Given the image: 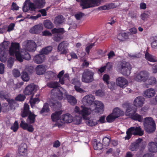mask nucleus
<instances>
[{
    "mask_svg": "<svg viewBox=\"0 0 157 157\" xmlns=\"http://www.w3.org/2000/svg\"><path fill=\"white\" fill-rule=\"evenodd\" d=\"M19 45L18 43H12L11 47L9 48L10 55L16 56V59L19 62H21L23 59L29 60L31 59V56L25 49L23 50L21 53L19 52Z\"/></svg>",
    "mask_w": 157,
    "mask_h": 157,
    "instance_id": "nucleus-1",
    "label": "nucleus"
},
{
    "mask_svg": "<svg viewBox=\"0 0 157 157\" xmlns=\"http://www.w3.org/2000/svg\"><path fill=\"white\" fill-rule=\"evenodd\" d=\"M62 90L61 91L60 90L57 92L54 93L52 92L51 95V99L50 102V105L51 106L55 108L56 109H58L61 107V104L60 102L58 101V100H61L63 98V95L64 94V90L62 88Z\"/></svg>",
    "mask_w": 157,
    "mask_h": 157,
    "instance_id": "nucleus-2",
    "label": "nucleus"
},
{
    "mask_svg": "<svg viewBox=\"0 0 157 157\" xmlns=\"http://www.w3.org/2000/svg\"><path fill=\"white\" fill-rule=\"evenodd\" d=\"M80 2V6L83 9L89 8L99 6L101 0H76Z\"/></svg>",
    "mask_w": 157,
    "mask_h": 157,
    "instance_id": "nucleus-3",
    "label": "nucleus"
},
{
    "mask_svg": "<svg viewBox=\"0 0 157 157\" xmlns=\"http://www.w3.org/2000/svg\"><path fill=\"white\" fill-rule=\"evenodd\" d=\"M126 136L124 137L125 140H129L132 135L134 136H142L144 135V131L139 127H132L128 129L126 132Z\"/></svg>",
    "mask_w": 157,
    "mask_h": 157,
    "instance_id": "nucleus-4",
    "label": "nucleus"
},
{
    "mask_svg": "<svg viewBox=\"0 0 157 157\" xmlns=\"http://www.w3.org/2000/svg\"><path fill=\"white\" fill-rule=\"evenodd\" d=\"M144 129L148 133H151L155 131V124L153 119L151 117H146L144 120Z\"/></svg>",
    "mask_w": 157,
    "mask_h": 157,
    "instance_id": "nucleus-5",
    "label": "nucleus"
},
{
    "mask_svg": "<svg viewBox=\"0 0 157 157\" xmlns=\"http://www.w3.org/2000/svg\"><path fill=\"white\" fill-rule=\"evenodd\" d=\"M94 73L89 69H86L82 74V81L86 83H90L92 82L94 80Z\"/></svg>",
    "mask_w": 157,
    "mask_h": 157,
    "instance_id": "nucleus-6",
    "label": "nucleus"
},
{
    "mask_svg": "<svg viewBox=\"0 0 157 157\" xmlns=\"http://www.w3.org/2000/svg\"><path fill=\"white\" fill-rule=\"evenodd\" d=\"M119 69L120 72L122 75L125 76H128L130 74L131 67L129 63L122 62L120 63Z\"/></svg>",
    "mask_w": 157,
    "mask_h": 157,
    "instance_id": "nucleus-7",
    "label": "nucleus"
},
{
    "mask_svg": "<svg viewBox=\"0 0 157 157\" xmlns=\"http://www.w3.org/2000/svg\"><path fill=\"white\" fill-rule=\"evenodd\" d=\"M81 109L78 107L76 106L75 109V112L80 115L81 114L84 119H87V116L89 115L92 110L90 108L84 107L83 105L81 106Z\"/></svg>",
    "mask_w": 157,
    "mask_h": 157,
    "instance_id": "nucleus-8",
    "label": "nucleus"
},
{
    "mask_svg": "<svg viewBox=\"0 0 157 157\" xmlns=\"http://www.w3.org/2000/svg\"><path fill=\"white\" fill-rule=\"evenodd\" d=\"M38 86L37 85L33 84H31L27 86L24 91V93L25 95H32V97L37 90Z\"/></svg>",
    "mask_w": 157,
    "mask_h": 157,
    "instance_id": "nucleus-9",
    "label": "nucleus"
},
{
    "mask_svg": "<svg viewBox=\"0 0 157 157\" xmlns=\"http://www.w3.org/2000/svg\"><path fill=\"white\" fill-rule=\"evenodd\" d=\"M25 50L29 52H34L36 49V44L33 40H27L23 43Z\"/></svg>",
    "mask_w": 157,
    "mask_h": 157,
    "instance_id": "nucleus-10",
    "label": "nucleus"
},
{
    "mask_svg": "<svg viewBox=\"0 0 157 157\" xmlns=\"http://www.w3.org/2000/svg\"><path fill=\"white\" fill-rule=\"evenodd\" d=\"M148 78V73L145 71H142L137 74L136 77L135 79L139 82H144L146 81Z\"/></svg>",
    "mask_w": 157,
    "mask_h": 157,
    "instance_id": "nucleus-11",
    "label": "nucleus"
},
{
    "mask_svg": "<svg viewBox=\"0 0 157 157\" xmlns=\"http://www.w3.org/2000/svg\"><path fill=\"white\" fill-rule=\"evenodd\" d=\"M94 97L91 94L87 95L82 99V101L83 104L85 106H89L94 102Z\"/></svg>",
    "mask_w": 157,
    "mask_h": 157,
    "instance_id": "nucleus-12",
    "label": "nucleus"
},
{
    "mask_svg": "<svg viewBox=\"0 0 157 157\" xmlns=\"http://www.w3.org/2000/svg\"><path fill=\"white\" fill-rule=\"evenodd\" d=\"M93 104L95 107L94 109L95 112L97 113H101L103 111V105L100 101H95Z\"/></svg>",
    "mask_w": 157,
    "mask_h": 157,
    "instance_id": "nucleus-13",
    "label": "nucleus"
},
{
    "mask_svg": "<svg viewBox=\"0 0 157 157\" xmlns=\"http://www.w3.org/2000/svg\"><path fill=\"white\" fill-rule=\"evenodd\" d=\"M8 103V104L7 103H5L4 104H2L1 106V111H2L3 112H5L7 111L9 107L8 105L11 107H13V106L15 105V104H16V102L13 99H9L7 101Z\"/></svg>",
    "mask_w": 157,
    "mask_h": 157,
    "instance_id": "nucleus-14",
    "label": "nucleus"
},
{
    "mask_svg": "<svg viewBox=\"0 0 157 157\" xmlns=\"http://www.w3.org/2000/svg\"><path fill=\"white\" fill-rule=\"evenodd\" d=\"M143 141V139L139 138L134 142L132 143L129 146L130 150L132 151H137L140 147V144Z\"/></svg>",
    "mask_w": 157,
    "mask_h": 157,
    "instance_id": "nucleus-15",
    "label": "nucleus"
},
{
    "mask_svg": "<svg viewBox=\"0 0 157 157\" xmlns=\"http://www.w3.org/2000/svg\"><path fill=\"white\" fill-rule=\"evenodd\" d=\"M68 44L66 41H63L60 43L58 47V52H60V54H65L67 52L66 48L68 46Z\"/></svg>",
    "mask_w": 157,
    "mask_h": 157,
    "instance_id": "nucleus-16",
    "label": "nucleus"
},
{
    "mask_svg": "<svg viewBox=\"0 0 157 157\" xmlns=\"http://www.w3.org/2000/svg\"><path fill=\"white\" fill-rule=\"evenodd\" d=\"M145 99L142 96H138L136 97L134 100V105L137 107H141L144 103Z\"/></svg>",
    "mask_w": 157,
    "mask_h": 157,
    "instance_id": "nucleus-17",
    "label": "nucleus"
},
{
    "mask_svg": "<svg viewBox=\"0 0 157 157\" xmlns=\"http://www.w3.org/2000/svg\"><path fill=\"white\" fill-rule=\"evenodd\" d=\"M27 146L25 143L21 144L18 148V154L20 156H25L27 154Z\"/></svg>",
    "mask_w": 157,
    "mask_h": 157,
    "instance_id": "nucleus-18",
    "label": "nucleus"
},
{
    "mask_svg": "<svg viewBox=\"0 0 157 157\" xmlns=\"http://www.w3.org/2000/svg\"><path fill=\"white\" fill-rule=\"evenodd\" d=\"M117 84L121 87L124 88L128 85V82L123 77H119L116 79Z\"/></svg>",
    "mask_w": 157,
    "mask_h": 157,
    "instance_id": "nucleus-19",
    "label": "nucleus"
},
{
    "mask_svg": "<svg viewBox=\"0 0 157 157\" xmlns=\"http://www.w3.org/2000/svg\"><path fill=\"white\" fill-rule=\"evenodd\" d=\"M30 113L32 112L29 110V105L27 103H25L23 109H21V116L22 117H27Z\"/></svg>",
    "mask_w": 157,
    "mask_h": 157,
    "instance_id": "nucleus-20",
    "label": "nucleus"
},
{
    "mask_svg": "<svg viewBox=\"0 0 157 157\" xmlns=\"http://www.w3.org/2000/svg\"><path fill=\"white\" fill-rule=\"evenodd\" d=\"M43 29L42 24H40L34 26L30 30V32L32 33L37 34L40 32Z\"/></svg>",
    "mask_w": 157,
    "mask_h": 157,
    "instance_id": "nucleus-21",
    "label": "nucleus"
},
{
    "mask_svg": "<svg viewBox=\"0 0 157 157\" xmlns=\"http://www.w3.org/2000/svg\"><path fill=\"white\" fill-rule=\"evenodd\" d=\"M60 121L63 123H70L72 121V116L69 113L63 114L60 117Z\"/></svg>",
    "mask_w": 157,
    "mask_h": 157,
    "instance_id": "nucleus-22",
    "label": "nucleus"
},
{
    "mask_svg": "<svg viewBox=\"0 0 157 157\" xmlns=\"http://www.w3.org/2000/svg\"><path fill=\"white\" fill-rule=\"evenodd\" d=\"M45 59V56L41 53L36 55L33 59L34 62L38 64L42 63Z\"/></svg>",
    "mask_w": 157,
    "mask_h": 157,
    "instance_id": "nucleus-23",
    "label": "nucleus"
},
{
    "mask_svg": "<svg viewBox=\"0 0 157 157\" xmlns=\"http://www.w3.org/2000/svg\"><path fill=\"white\" fill-rule=\"evenodd\" d=\"M148 151L151 153H156L157 152V143L150 142L148 144Z\"/></svg>",
    "mask_w": 157,
    "mask_h": 157,
    "instance_id": "nucleus-24",
    "label": "nucleus"
},
{
    "mask_svg": "<svg viewBox=\"0 0 157 157\" xmlns=\"http://www.w3.org/2000/svg\"><path fill=\"white\" fill-rule=\"evenodd\" d=\"M136 108L131 105H128L126 110V114L132 117L136 112Z\"/></svg>",
    "mask_w": 157,
    "mask_h": 157,
    "instance_id": "nucleus-25",
    "label": "nucleus"
},
{
    "mask_svg": "<svg viewBox=\"0 0 157 157\" xmlns=\"http://www.w3.org/2000/svg\"><path fill=\"white\" fill-rule=\"evenodd\" d=\"M64 96L68 101V102L72 105H75L77 103V100L76 98L73 96L68 95L66 92L64 90Z\"/></svg>",
    "mask_w": 157,
    "mask_h": 157,
    "instance_id": "nucleus-26",
    "label": "nucleus"
},
{
    "mask_svg": "<svg viewBox=\"0 0 157 157\" xmlns=\"http://www.w3.org/2000/svg\"><path fill=\"white\" fill-rule=\"evenodd\" d=\"M155 94V90L153 89L150 88L144 91L143 95L147 98H149L154 96Z\"/></svg>",
    "mask_w": 157,
    "mask_h": 157,
    "instance_id": "nucleus-27",
    "label": "nucleus"
},
{
    "mask_svg": "<svg viewBox=\"0 0 157 157\" xmlns=\"http://www.w3.org/2000/svg\"><path fill=\"white\" fill-rule=\"evenodd\" d=\"M36 73L38 75H43L46 71V69L43 65L37 66L36 68Z\"/></svg>",
    "mask_w": 157,
    "mask_h": 157,
    "instance_id": "nucleus-28",
    "label": "nucleus"
},
{
    "mask_svg": "<svg viewBox=\"0 0 157 157\" xmlns=\"http://www.w3.org/2000/svg\"><path fill=\"white\" fill-rule=\"evenodd\" d=\"M112 113L116 118L123 115L124 114V112L123 111L117 107L113 109Z\"/></svg>",
    "mask_w": 157,
    "mask_h": 157,
    "instance_id": "nucleus-29",
    "label": "nucleus"
},
{
    "mask_svg": "<svg viewBox=\"0 0 157 157\" xmlns=\"http://www.w3.org/2000/svg\"><path fill=\"white\" fill-rule=\"evenodd\" d=\"M28 117L27 119V122L30 124H33L35 122V118L36 115L34 114L33 113H30L28 116Z\"/></svg>",
    "mask_w": 157,
    "mask_h": 157,
    "instance_id": "nucleus-30",
    "label": "nucleus"
},
{
    "mask_svg": "<svg viewBox=\"0 0 157 157\" xmlns=\"http://www.w3.org/2000/svg\"><path fill=\"white\" fill-rule=\"evenodd\" d=\"M62 113V111H60L56 112L52 114L51 117L53 121H57L60 120V117L59 116Z\"/></svg>",
    "mask_w": 157,
    "mask_h": 157,
    "instance_id": "nucleus-31",
    "label": "nucleus"
},
{
    "mask_svg": "<svg viewBox=\"0 0 157 157\" xmlns=\"http://www.w3.org/2000/svg\"><path fill=\"white\" fill-rule=\"evenodd\" d=\"M156 82L155 78L153 77H151L148 79V82L145 83L144 86L146 88H148L149 87V85H154L156 83Z\"/></svg>",
    "mask_w": 157,
    "mask_h": 157,
    "instance_id": "nucleus-32",
    "label": "nucleus"
},
{
    "mask_svg": "<svg viewBox=\"0 0 157 157\" xmlns=\"http://www.w3.org/2000/svg\"><path fill=\"white\" fill-rule=\"evenodd\" d=\"M34 2L35 6L38 8H43L45 5V0H34Z\"/></svg>",
    "mask_w": 157,
    "mask_h": 157,
    "instance_id": "nucleus-33",
    "label": "nucleus"
},
{
    "mask_svg": "<svg viewBox=\"0 0 157 157\" xmlns=\"http://www.w3.org/2000/svg\"><path fill=\"white\" fill-rule=\"evenodd\" d=\"M52 47L51 46H48L42 48L40 52V53L43 54L44 55H47L51 52L52 50Z\"/></svg>",
    "mask_w": 157,
    "mask_h": 157,
    "instance_id": "nucleus-34",
    "label": "nucleus"
},
{
    "mask_svg": "<svg viewBox=\"0 0 157 157\" xmlns=\"http://www.w3.org/2000/svg\"><path fill=\"white\" fill-rule=\"evenodd\" d=\"M86 120V124L90 126H93L96 125L97 124V121L95 119H88V117L87 119H85Z\"/></svg>",
    "mask_w": 157,
    "mask_h": 157,
    "instance_id": "nucleus-35",
    "label": "nucleus"
},
{
    "mask_svg": "<svg viewBox=\"0 0 157 157\" xmlns=\"http://www.w3.org/2000/svg\"><path fill=\"white\" fill-rule=\"evenodd\" d=\"M63 17L61 15H59L56 17L54 20V23L56 25H59L63 23Z\"/></svg>",
    "mask_w": 157,
    "mask_h": 157,
    "instance_id": "nucleus-36",
    "label": "nucleus"
},
{
    "mask_svg": "<svg viewBox=\"0 0 157 157\" xmlns=\"http://www.w3.org/2000/svg\"><path fill=\"white\" fill-rule=\"evenodd\" d=\"M145 56L147 59L150 62H156L157 61V59L155 57L152 56L148 52L145 53Z\"/></svg>",
    "mask_w": 157,
    "mask_h": 157,
    "instance_id": "nucleus-37",
    "label": "nucleus"
},
{
    "mask_svg": "<svg viewBox=\"0 0 157 157\" xmlns=\"http://www.w3.org/2000/svg\"><path fill=\"white\" fill-rule=\"evenodd\" d=\"M47 86L50 88H57L59 86V83L56 81H52L48 82L47 84Z\"/></svg>",
    "mask_w": 157,
    "mask_h": 157,
    "instance_id": "nucleus-38",
    "label": "nucleus"
},
{
    "mask_svg": "<svg viewBox=\"0 0 157 157\" xmlns=\"http://www.w3.org/2000/svg\"><path fill=\"white\" fill-rule=\"evenodd\" d=\"M44 24L45 27L48 29H51L53 27L52 23L48 20H44Z\"/></svg>",
    "mask_w": 157,
    "mask_h": 157,
    "instance_id": "nucleus-39",
    "label": "nucleus"
},
{
    "mask_svg": "<svg viewBox=\"0 0 157 157\" xmlns=\"http://www.w3.org/2000/svg\"><path fill=\"white\" fill-rule=\"evenodd\" d=\"M128 38V36L125 33H121L119 34L117 36L118 40L121 41H124Z\"/></svg>",
    "mask_w": 157,
    "mask_h": 157,
    "instance_id": "nucleus-40",
    "label": "nucleus"
},
{
    "mask_svg": "<svg viewBox=\"0 0 157 157\" xmlns=\"http://www.w3.org/2000/svg\"><path fill=\"white\" fill-rule=\"evenodd\" d=\"M32 98L31 97V98L29 102L31 107L33 108L35 106L36 104H37L39 102L40 100L38 98Z\"/></svg>",
    "mask_w": 157,
    "mask_h": 157,
    "instance_id": "nucleus-41",
    "label": "nucleus"
},
{
    "mask_svg": "<svg viewBox=\"0 0 157 157\" xmlns=\"http://www.w3.org/2000/svg\"><path fill=\"white\" fill-rule=\"evenodd\" d=\"M21 78L24 81L27 82L30 79V77L28 73L25 71H23L21 73Z\"/></svg>",
    "mask_w": 157,
    "mask_h": 157,
    "instance_id": "nucleus-42",
    "label": "nucleus"
},
{
    "mask_svg": "<svg viewBox=\"0 0 157 157\" xmlns=\"http://www.w3.org/2000/svg\"><path fill=\"white\" fill-rule=\"evenodd\" d=\"M132 119L138 121L140 122H142L143 121V117L137 113L134 114L132 117Z\"/></svg>",
    "mask_w": 157,
    "mask_h": 157,
    "instance_id": "nucleus-43",
    "label": "nucleus"
},
{
    "mask_svg": "<svg viewBox=\"0 0 157 157\" xmlns=\"http://www.w3.org/2000/svg\"><path fill=\"white\" fill-rule=\"evenodd\" d=\"M51 31L53 34L61 33L62 34H63L65 32L64 29L63 28H59L58 29L54 28L52 29Z\"/></svg>",
    "mask_w": 157,
    "mask_h": 157,
    "instance_id": "nucleus-44",
    "label": "nucleus"
},
{
    "mask_svg": "<svg viewBox=\"0 0 157 157\" xmlns=\"http://www.w3.org/2000/svg\"><path fill=\"white\" fill-rule=\"evenodd\" d=\"M45 78L48 79H51L56 76V74L51 71H48L45 73Z\"/></svg>",
    "mask_w": 157,
    "mask_h": 157,
    "instance_id": "nucleus-45",
    "label": "nucleus"
},
{
    "mask_svg": "<svg viewBox=\"0 0 157 157\" xmlns=\"http://www.w3.org/2000/svg\"><path fill=\"white\" fill-rule=\"evenodd\" d=\"M116 118L113 113L109 114L106 118V120L108 122H111L114 121Z\"/></svg>",
    "mask_w": 157,
    "mask_h": 157,
    "instance_id": "nucleus-46",
    "label": "nucleus"
},
{
    "mask_svg": "<svg viewBox=\"0 0 157 157\" xmlns=\"http://www.w3.org/2000/svg\"><path fill=\"white\" fill-rule=\"evenodd\" d=\"M94 147L95 150H101L103 148V145L100 143L94 142Z\"/></svg>",
    "mask_w": 157,
    "mask_h": 157,
    "instance_id": "nucleus-47",
    "label": "nucleus"
},
{
    "mask_svg": "<svg viewBox=\"0 0 157 157\" xmlns=\"http://www.w3.org/2000/svg\"><path fill=\"white\" fill-rule=\"evenodd\" d=\"M49 111L48 105L47 103H45L44 105V106L41 110L40 111V113L42 114L44 112H48Z\"/></svg>",
    "mask_w": 157,
    "mask_h": 157,
    "instance_id": "nucleus-48",
    "label": "nucleus"
},
{
    "mask_svg": "<svg viewBox=\"0 0 157 157\" xmlns=\"http://www.w3.org/2000/svg\"><path fill=\"white\" fill-rule=\"evenodd\" d=\"M19 128L18 123L17 121H15L13 124L12 125L10 128V129L15 132L18 130Z\"/></svg>",
    "mask_w": 157,
    "mask_h": 157,
    "instance_id": "nucleus-49",
    "label": "nucleus"
},
{
    "mask_svg": "<svg viewBox=\"0 0 157 157\" xmlns=\"http://www.w3.org/2000/svg\"><path fill=\"white\" fill-rule=\"evenodd\" d=\"M21 122L20 124V126L24 130H26L27 128V127L28 126V124L24 121L23 119L21 118Z\"/></svg>",
    "mask_w": 157,
    "mask_h": 157,
    "instance_id": "nucleus-50",
    "label": "nucleus"
},
{
    "mask_svg": "<svg viewBox=\"0 0 157 157\" xmlns=\"http://www.w3.org/2000/svg\"><path fill=\"white\" fill-rule=\"evenodd\" d=\"M128 56L129 57L132 59H136L140 58L141 56V55L140 53H138L136 54H133L131 53H128Z\"/></svg>",
    "mask_w": 157,
    "mask_h": 157,
    "instance_id": "nucleus-51",
    "label": "nucleus"
},
{
    "mask_svg": "<svg viewBox=\"0 0 157 157\" xmlns=\"http://www.w3.org/2000/svg\"><path fill=\"white\" fill-rule=\"evenodd\" d=\"M82 121V117L80 116L76 115L74 119V122L77 124L81 123Z\"/></svg>",
    "mask_w": 157,
    "mask_h": 157,
    "instance_id": "nucleus-52",
    "label": "nucleus"
},
{
    "mask_svg": "<svg viewBox=\"0 0 157 157\" xmlns=\"http://www.w3.org/2000/svg\"><path fill=\"white\" fill-rule=\"evenodd\" d=\"M153 41L151 43L152 48L155 49H157V36L153 37Z\"/></svg>",
    "mask_w": 157,
    "mask_h": 157,
    "instance_id": "nucleus-53",
    "label": "nucleus"
},
{
    "mask_svg": "<svg viewBox=\"0 0 157 157\" xmlns=\"http://www.w3.org/2000/svg\"><path fill=\"white\" fill-rule=\"evenodd\" d=\"M150 14V13L149 12L145 11L141 15L140 17L142 20L145 21L148 17Z\"/></svg>",
    "mask_w": 157,
    "mask_h": 157,
    "instance_id": "nucleus-54",
    "label": "nucleus"
},
{
    "mask_svg": "<svg viewBox=\"0 0 157 157\" xmlns=\"http://www.w3.org/2000/svg\"><path fill=\"white\" fill-rule=\"evenodd\" d=\"M102 141L103 144L105 146H108L110 144V139L106 137L103 139Z\"/></svg>",
    "mask_w": 157,
    "mask_h": 157,
    "instance_id": "nucleus-55",
    "label": "nucleus"
},
{
    "mask_svg": "<svg viewBox=\"0 0 157 157\" xmlns=\"http://www.w3.org/2000/svg\"><path fill=\"white\" fill-rule=\"evenodd\" d=\"M26 98L25 96L23 94H19L15 98V100L19 101H23Z\"/></svg>",
    "mask_w": 157,
    "mask_h": 157,
    "instance_id": "nucleus-56",
    "label": "nucleus"
},
{
    "mask_svg": "<svg viewBox=\"0 0 157 157\" xmlns=\"http://www.w3.org/2000/svg\"><path fill=\"white\" fill-rule=\"evenodd\" d=\"M9 44V42L8 41H4L2 43V44H1V45L2 47V48H1V50L7 48Z\"/></svg>",
    "mask_w": 157,
    "mask_h": 157,
    "instance_id": "nucleus-57",
    "label": "nucleus"
},
{
    "mask_svg": "<svg viewBox=\"0 0 157 157\" xmlns=\"http://www.w3.org/2000/svg\"><path fill=\"white\" fill-rule=\"evenodd\" d=\"M6 100L7 101L9 100L10 99V94H1V99Z\"/></svg>",
    "mask_w": 157,
    "mask_h": 157,
    "instance_id": "nucleus-58",
    "label": "nucleus"
},
{
    "mask_svg": "<svg viewBox=\"0 0 157 157\" xmlns=\"http://www.w3.org/2000/svg\"><path fill=\"white\" fill-rule=\"evenodd\" d=\"M12 73L13 76L15 78L19 77L21 75L19 71L18 70L16 69H14L13 70Z\"/></svg>",
    "mask_w": 157,
    "mask_h": 157,
    "instance_id": "nucleus-59",
    "label": "nucleus"
},
{
    "mask_svg": "<svg viewBox=\"0 0 157 157\" xmlns=\"http://www.w3.org/2000/svg\"><path fill=\"white\" fill-rule=\"evenodd\" d=\"M95 43L91 44L87 46L85 48V51L88 55L90 52V50L92 48V47L94 46Z\"/></svg>",
    "mask_w": 157,
    "mask_h": 157,
    "instance_id": "nucleus-60",
    "label": "nucleus"
},
{
    "mask_svg": "<svg viewBox=\"0 0 157 157\" xmlns=\"http://www.w3.org/2000/svg\"><path fill=\"white\" fill-rule=\"evenodd\" d=\"M108 85V88L112 90H113L114 89L115 86V83L113 82H108L106 83Z\"/></svg>",
    "mask_w": 157,
    "mask_h": 157,
    "instance_id": "nucleus-61",
    "label": "nucleus"
},
{
    "mask_svg": "<svg viewBox=\"0 0 157 157\" xmlns=\"http://www.w3.org/2000/svg\"><path fill=\"white\" fill-rule=\"evenodd\" d=\"M71 82L74 85L78 86H81V83L79 80L76 78L72 79L71 80Z\"/></svg>",
    "mask_w": 157,
    "mask_h": 157,
    "instance_id": "nucleus-62",
    "label": "nucleus"
},
{
    "mask_svg": "<svg viewBox=\"0 0 157 157\" xmlns=\"http://www.w3.org/2000/svg\"><path fill=\"white\" fill-rule=\"evenodd\" d=\"M129 16L132 19H136V13L134 11H130L128 13Z\"/></svg>",
    "mask_w": 157,
    "mask_h": 157,
    "instance_id": "nucleus-63",
    "label": "nucleus"
},
{
    "mask_svg": "<svg viewBox=\"0 0 157 157\" xmlns=\"http://www.w3.org/2000/svg\"><path fill=\"white\" fill-rule=\"evenodd\" d=\"M62 38V36L59 34H56L54 35L53 39L55 41H58Z\"/></svg>",
    "mask_w": 157,
    "mask_h": 157,
    "instance_id": "nucleus-64",
    "label": "nucleus"
}]
</instances>
